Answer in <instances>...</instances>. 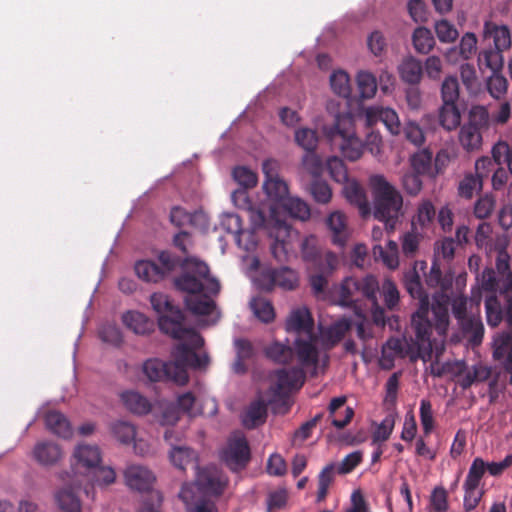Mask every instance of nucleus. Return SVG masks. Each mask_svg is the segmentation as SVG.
Wrapping results in <instances>:
<instances>
[{
    "mask_svg": "<svg viewBox=\"0 0 512 512\" xmlns=\"http://www.w3.org/2000/svg\"><path fill=\"white\" fill-rule=\"evenodd\" d=\"M182 270V274L175 279V285L179 290L187 292L186 308L193 315L210 317L206 324H214L219 313L211 295L218 294L220 290L218 280L210 277L207 264L196 258H185Z\"/></svg>",
    "mask_w": 512,
    "mask_h": 512,
    "instance_id": "f257e3e1",
    "label": "nucleus"
},
{
    "mask_svg": "<svg viewBox=\"0 0 512 512\" xmlns=\"http://www.w3.org/2000/svg\"><path fill=\"white\" fill-rule=\"evenodd\" d=\"M373 196V216L392 232L402 215L403 199L399 191L382 175H372L369 180Z\"/></svg>",
    "mask_w": 512,
    "mask_h": 512,
    "instance_id": "f03ea898",
    "label": "nucleus"
},
{
    "mask_svg": "<svg viewBox=\"0 0 512 512\" xmlns=\"http://www.w3.org/2000/svg\"><path fill=\"white\" fill-rule=\"evenodd\" d=\"M325 137L331 146L337 149L342 160H358L363 155V142L355 136L354 119L348 113H338L332 125L323 127ZM326 160H341L339 156H330Z\"/></svg>",
    "mask_w": 512,
    "mask_h": 512,
    "instance_id": "7ed1b4c3",
    "label": "nucleus"
},
{
    "mask_svg": "<svg viewBox=\"0 0 512 512\" xmlns=\"http://www.w3.org/2000/svg\"><path fill=\"white\" fill-rule=\"evenodd\" d=\"M150 303L153 310L158 314V325L160 330L174 339L187 337L194 347L203 344L202 336L194 329L183 326L184 315L175 307L169 297L163 293H153L150 296Z\"/></svg>",
    "mask_w": 512,
    "mask_h": 512,
    "instance_id": "20e7f679",
    "label": "nucleus"
},
{
    "mask_svg": "<svg viewBox=\"0 0 512 512\" xmlns=\"http://www.w3.org/2000/svg\"><path fill=\"white\" fill-rule=\"evenodd\" d=\"M468 299L463 294L454 295L450 298L446 293L437 292L433 295L431 311L435 319V330L439 336H446L450 326L449 306L456 323L468 318Z\"/></svg>",
    "mask_w": 512,
    "mask_h": 512,
    "instance_id": "39448f33",
    "label": "nucleus"
},
{
    "mask_svg": "<svg viewBox=\"0 0 512 512\" xmlns=\"http://www.w3.org/2000/svg\"><path fill=\"white\" fill-rule=\"evenodd\" d=\"M379 289L378 280L373 275L363 278L346 277L340 285L338 304L353 308L356 315L364 317L358 306L360 297L374 298V294H377Z\"/></svg>",
    "mask_w": 512,
    "mask_h": 512,
    "instance_id": "423d86ee",
    "label": "nucleus"
},
{
    "mask_svg": "<svg viewBox=\"0 0 512 512\" xmlns=\"http://www.w3.org/2000/svg\"><path fill=\"white\" fill-rule=\"evenodd\" d=\"M180 340H186L188 344L179 343L175 346L172 352L174 361L169 362L170 365L168 367H171L174 371L173 381L184 385L189 379L186 368L189 366L193 368H205L209 363V357L206 354L198 355L194 351L196 347L192 345L187 337L181 338ZM203 345L204 343L197 347V349L201 348Z\"/></svg>",
    "mask_w": 512,
    "mask_h": 512,
    "instance_id": "0eeeda50",
    "label": "nucleus"
},
{
    "mask_svg": "<svg viewBox=\"0 0 512 512\" xmlns=\"http://www.w3.org/2000/svg\"><path fill=\"white\" fill-rule=\"evenodd\" d=\"M429 311L430 304H420L411 316V329L414 334V339L411 340L420 351V358L424 362L431 360L433 352L431 342L433 324L428 317Z\"/></svg>",
    "mask_w": 512,
    "mask_h": 512,
    "instance_id": "6e6552de",
    "label": "nucleus"
},
{
    "mask_svg": "<svg viewBox=\"0 0 512 512\" xmlns=\"http://www.w3.org/2000/svg\"><path fill=\"white\" fill-rule=\"evenodd\" d=\"M255 227L263 226L268 236L273 239L271 243V253L278 262H284L289 255L288 238L291 235V228L285 222L280 220L266 222L263 213L257 212L253 216Z\"/></svg>",
    "mask_w": 512,
    "mask_h": 512,
    "instance_id": "1a4fd4ad",
    "label": "nucleus"
},
{
    "mask_svg": "<svg viewBox=\"0 0 512 512\" xmlns=\"http://www.w3.org/2000/svg\"><path fill=\"white\" fill-rule=\"evenodd\" d=\"M301 255L305 262L322 272H333L339 263L337 255L324 250L314 235L307 236L302 241Z\"/></svg>",
    "mask_w": 512,
    "mask_h": 512,
    "instance_id": "9d476101",
    "label": "nucleus"
},
{
    "mask_svg": "<svg viewBox=\"0 0 512 512\" xmlns=\"http://www.w3.org/2000/svg\"><path fill=\"white\" fill-rule=\"evenodd\" d=\"M251 453L248 441L242 432H234L221 451V459L234 472L244 469L250 461Z\"/></svg>",
    "mask_w": 512,
    "mask_h": 512,
    "instance_id": "9b49d317",
    "label": "nucleus"
},
{
    "mask_svg": "<svg viewBox=\"0 0 512 512\" xmlns=\"http://www.w3.org/2000/svg\"><path fill=\"white\" fill-rule=\"evenodd\" d=\"M196 478L193 483H185L183 486H193L198 495L205 498L219 496L223 493L227 479L215 466H208L200 469L196 465Z\"/></svg>",
    "mask_w": 512,
    "mask_h": 512,
    "instance_id": "f8f14e48",
    "label": "nucleus"
},
{
    "mask_svg": "<svg viewBox=\"0 0 512 512\" xmlns=\"http://www.w3.org/2000/svg\"><path fill=\"white\" fill-rule=\"evenodd\" d=\"M484 325L479 314H470L466 319L457 322V331L451 336L453 343L465 342L470 348L478 347L484 338Z\"/></svg>",
    "mask_w": 512,
    "mask_h": 512,
    "instance_id": "ddd939ff",
    "label": "nucleus"
},
{
    "mask_svg": "<svg viewBox=\"0 0 512 512\" xmlns=\"http://www.w3.org/2000/svg\"><path fill=\"white\" fill-rule=\"evenodd\" d=\"M298 281L297 272L289 267L263 270L258 279L259 286L266 291H271L275 287L294 290L298 286Z\"/></svg>",
    "mask_w": 512,
    "mask_h": 512,
    "instance_id": "4468645a",
    "label": "nucleus"
},
{
    "mask_svg": "<svg viewBox=\"0 0 512 512\" xmlns=\"http://www.w3.org/2000/svg\"><path fill=\"white\" fill-rule=\"evenodd\" d=\"M408 357L412 362L420 358V351L414 343L408 342L406 338L391 337L382 347L381 363L384 367L390 368L395 358Z\"/></svg>",
    "mask_w": 512,
    "mask_h": 512,
    "instance_id": "2eb2a0df",
    "label": "nucleus"
},
{
    "mask_svg": "<svg viewBox=\"0 0 512 512\" xmlns=\"http://www.w3.org/2000/svg\"><path fill=\"white\" fill-rule=\"evenodd\" d=\"M318 336L316 334L297 337L294 341V354L297 357L300 368H312L313 373H317V368L321 358L317 348Z\"/></svg>",
    "mask_w": 512,
    "mask_h": 512,
    "instance_id": "dca6fc26",
    "label": "nucleus"
},
{
    "mask_svg": "<svg viewBox=\"0 0 512 512\" xmlns=\"http://www.w3.org/2000/svg\"><path fill=\"white\" fill-rule=\"evenodd\" d=\"M262 163V169L265 175L263 189L268 199L275 205L280 206V204H282L289 196L288 185L274 170L273 165L276 162Z\"/></svg>",
    "mask_w": 512,
    "mask_h": 512,
    "instance_id": "f3484780",
    "label": "nucleus"
},
{
    "mask_svg": "<svg viewBox=\"0 0 512 512\" xmlns=\"http://www.w3.org/2000/svg\"><path fill=\"white\" fill-rule=\"evenodd\" d=\"M220 227L234 236L235 242L240 248L250 251L255 247L254 233L251 230L243 229L239 215L235 213L221 214Z\"/></svg>",
    "mask_w": 512,
    "mask_h": 512,
    "instance_id": "a211bd4d",
    "label": "nucleus"
},
{
    "mask_svg": "<svg viewBox=\"0 0 512 512\" xmlns=\"http://www.w3.org/2000/svg\"><path fill=\"white\" fill-rule=\"evenodd\" d=\"M276 383L272 391L276 397H282L293 389H299L305 380V373L302 368L279 369L275 373Z\"/></svg>",
    "mask_w": 512,
    "mask_h": 512,
    "instance_id": "6ab92c4d",
    "label": "nucleus"
},
{
    "mask_svg": "<svg viewBox=\"0 0 512 512\" xmlns=\"http://www.w3.org/2000/svg\"><path fill=\"white\" fill-rule=\"evenodd\" d=\"M458 367V384L462 389H468L473 384L482 383L488 380L491 376V368L478 361L472 366L466 365L464 361L457 363Z\"/></svg>",
    "mask_w": 512,
    "mask_h": 512,
    "instance_id": "aec40b11",
    "label": "nucleus"
},
{
    "mask_svg": "<svg viewBox=\"0 0 512 512\" xmlns=\"http://www.w3.org/2000/svg\"><path fill=\"white\" fill-rule=\"evenodd\" d=\"M101 452L98 446L80 444L73 453V463L76 471L88 474L98 464H101Z\"/></svg>",
    "mask_w": 512,
    "mask_h": 512,
    "instance_id": "412c9836",
    "label": "nucleus"
},
{
    "mask_svg": "<svg viewBox=\"0 0 512 512\" xmlns=\"http://www.w3.org/2000/svg\"><path fill=\"white\" fill-rule=\"evenodd\" d=\"M286 330L300 336H308L314 333V320L306 307L296 308L291 311L286 319Z\"/></svg>",
    "mask_w": 512,
    "mask_h": 512,
    "instance_id": "4be33fe9",
    "label": "nucleus"
},
{
    "mask_svg": "<svg viewBox=\"0 0 512 512\" xmlns=\"http://www.w3.org/2000/svg\"><path fill=\"white\" fill-rule=\"evenodd\" d=\"M378 121L382 122L392 135H398L400 133V120L397 113L393 109L384 107L367 108V125L372 126Z\"/></svg>",
    "mask_w": 512,
    "mask_h": 512,
    "instance_id": "5701e85b",
    "label": "nucleus"
},
{
    "mask_svg": "<svg viewBox=\"0 0 512 512\" xmlns=\"http://www.w3.org/2000/svg\"><path fill=\"white\" fill-rule=\"evenodd\" d=\"M179 498L185 504L186 512H218L215 502L198 495L193 486H182Z\"/></svg>",
    "mask_w": 512,
    "mask_h": 512,
    "instance_id": "b1692460",
    "label": "nucleus"
},
{
    "mask_svg": "<svg viewBox=\"0 0 512 512\" xmlns=\"http://www.w3.org/2000/svg\"><path fill=\"white\" fill-rule=\"evenodd\" d=\"M126 484L137 491H148L152 488L155 476L147 467L130 465L124 472Z\"/></svg>",
    "mask_w": 512,
    "mask_h": 512,
    "instance_id": "393cba45",
    "label": "nucleus"
},
{
    "mask_svg": "<svg viewBox=\"0 0 512 512\" xmlns=\"http://www.w3.org/2000/svg\"><path fill=\"white\" fill-rule=\"evenodd\" d=\"M420 267L423 270L426 267V262L424 261H416L414 266L405 272L404 274V285L407 292L411 295L412 298L417 299L420 304H430L429 296L424 290L420 275L417 271V268Z\"/></svg>",
    "mask_w": 512,
    "mask_h": 512,
    "instance_id": "a878e982",
    "label": "nucleus"
},
{
    "mask_svg": "<svg viewBox=\"0 0 512 512\" xmlns=\"http://www.w3.org/2000/svg\"><path fill=\"white\" fill-rule=\"evenodd\" d=\"M484 39H492L494 47L502 52L511 47V34L506 25H497L494 22L486 21L483 28Z\"/></svg>",
    "mask_w": 512,
    "mask_h": 512,
    "instance_id": "bb28decb",
    "label": "nucleus"
},
{
    "mask_svg": "<svg viewBox=\"0 0 512 512\" xmlns=\"http://www.w3.org/2000/svg\"><path fill=\"white\" fill-rule=\"evenodd\" d=\"M346 400L345 396L335 397L328 406L331 423L338 429L344 428L354 416V410L345 406Z\"/></svg>",
    "mask_w": 512,
    "mask_h": 512,
    "instance_id": "cd10ccee",
    "label": "nucleus"
},
{
    "mask_svg": "<svg viewBox=\"0 0 512 512\" xmlns=\"http://www.w3.org/2000/svg\"><path fill=\"white\" fill-rule=\"evenodd\" d=\"M267 418V405L261 400L251 402L241 415L242 425L246 429H255L264 424Z\"/></svg>",
    "mask_w": 512,
    "mask_h": 512,
    "instance_id": "c85d7f7f",
    "label": "nucleus"
},
{
    "mask_svg": "<svg viewBox=\"0 0 512 512\" xmlns=\"http://www.w3.org/2000/svg\"><path fill=\"white\" fill-rule=\"evenodd\" d=\"M411 169L402 177V183L410 195H417L422 189L421 174L431 168L432 162H411Z\"/></svg>",
    "mask_w": 512,
    "mask_h": 512,
    "instance_id": "c756f323",
    "label": "nucleus"
},
{
    "mask_svg": "<svg viewBox=\"0 0 512 512\" xmlns=\"http://www.w3.org/2000/svg\"><path fill=\"white\" fill-rule=\"evenodd\" d=\"M34 459L41 465L50 466L57 463L62 457L61 448L54 442H38L33 449Z\"/></svg>",
    "mask_w": 512,
    "mask_h": 512,
    "instance_id": "7c9ffc66",
    "label": "nucleus"
},
{
    "mask_svg": "<svg viewBox=\"0 0 512 512\" xmlns=\"http://www.w3.org/2000/svg\"><path fill=\"white\" fill-rule=\"evenodd\" d=\"M169 362H163L159 359H148L142 365L143 374L151 382H158L164 379H172L174 371L168 367Z\"/></svg>",
    "mask_w": 512,
    "mask_h": 512,
    "instance_id": "2f4dec72",
    "label": "nucleus"
},
{
    "mask_svg": "<svg viewBox=\"0 0 512 512\" xmlns=\"http://www.w3.org/2000/svg\"><path fill=\"white\" fill-rule=\"evenodd\" d=\"M343 193L349 203L358 207L362 216H366L370 213L366 193L356 181L353 180L344 184Z\"/></svg>",
    "mask_w": 512,
    "mask_h": 512,
    "instance_id": "473e14b6",
    "label": "nucleus"
},
{
    "mask_svg": "<svg viewBox=\"0 0 512 512\" xmlns=\"http://www.w3.org/2000/svg\"><path fill=\"white\" fill-rule=\"evenodd\" d=\"M46 427L54 434L62 438H70L73 430L68 419L59 411L51 410L45 415Z\"/></svg>",
    "mask_w": 512,
    "mask_h": 512,
    "instance_id": "72a5a7b5",
    "label": "nucleus"
},
{
    "mask_svg": "<svg viewBox=\"0 0 512 512\" xmlns=\"http://www.w3.org/2000/svg\"><path fill=\"white\" fill-rule=\"evenodd\" d=\"M478 66L481 71L488 69L491 73L501 72L504 66L503 52L492 47L481 50L478 55Z\"/></svg>",
    "mask_w": 512,
    "mask_h": 512,
    "instance_id": "f704fd0d",
    "label": "nucleus"
},
{
    "mask_svg": "<svg viewBox=\"0 0 512 512\" xmlns=\"http://www.w3.org/2000/svg\"><path fill=\"white\" fill-rule=\"evenodd\" d=\"M372 253L376 261H382L389 269H396L399 265L398 245L393 240H389L386 247L375 244Z\"/></svg>",
    "mask_w": 512,
    "mask_h": 512,
    "instance_id": "c9c22d12",
    "label": "nucleus"
},
{
    "mask_svg": "<svg viewBox=\"0 0 512 512\" xmlns=\"http://www.w3.org/2000/svg\"><path fill=\"white\" fill-rule=\"evenodd\" d=\"M124 325L135 334L145 335L153 330L154 324L144 314L137 311H128L123 314Z\"/></svg>",
    "mask_w": 512,
    "mask_h": 512,
    "instance_id": "e433bc0d",
    "label": "nucleus"
},
{
    "mask_svg": "<svg viewBox=\"0 0 512 512\" xmlns=\"http://www.w3.org/2000/svg\"><path fill=\"white\" fill-rule=\"evenodd\" d=\"M124 406L132 413L145 415L151 411L149 400L136 391H125L121 394Z\"/></svg>",
    "mask_w": 512,
    "mask_h": 512,
    "instance_id": "4c0bfd02",
    "label": "nucleus"
},
{
    "mask_svg": "<svg viewBox=\"0 0 512 512\" xmlns=\"http://www.w3.org/2000/svg\"><path fill=\"white\" fill-rule=\"evenodd\" d=\"M326 223L333 233V243L341 247L344 246L348 237L345 215L339 211L332 212Z\"/></svg>",
    "mask_w": 512,
    "mask_h": 512,
    "instance_id": "58836bf2",
    "label": "nucleus"
},
{
    "mask_svg": "<svg viewBox=\"0 0 512 512\" xmlns=\"http://www.w3.org/2000/svg\"><path fill=\"white\" fill-rule=\"evenodd\" d=\"M401 79L411 85H417L423 75L422 63L414 57H408L399 66Z\"/></svg>",
    "mask_w": 512,
    "mask_h": 512,
    "instance_id": "ea45409f",
    "label": "nucleus"
},
{
    "mask_svg": "<svg viewBox=\"0 0 512 512\" xmlns=\"http://www.w3.org/2000/svg\"><path fill=\"white\" fill-rule=\"evenodd\" d=\"M493 358L502 361L512 355V331H501L493 337Z\"/></svg>",
    "mask_w": 512,
    "mask_h": 512,
    "instance_id": "a19ab883",
    "label": "nucleus"
},
{
    "mask_svg": "<svg viewBox=\"0 0 512 512\" xmlns=\"http://www.w3.org/2000/svg\"><path fill=\"white\" fill-rule=\"evenodd\" d=\"M351 323L347 319H341L325 328L321 332L324 344L331 348L342 340L346 332L350 329Z\"/></svg>",
    "mask_w": 512,
    "mask_h": 512,
    "instance_id": "79ce46f5",
    "label": "nucleus"
},
{
    "mask_svg": "<svg viewBox=\"0 0 512 512\" xmlns=\"http://www.w3.org/2000/svg\"><path fill=\"white\" fill-rule=\"evenodd\" d=\"M55 501L63 512H81V501L72 487H64L55 494Z\"/></svg>",
    "mask_w": 512,
    "mask_h": 512,
    "instance_id": "37998d69",
    "label": "nucleus"
},
{
    "mask_svg": "<svg viewBox=\"0 0 512 512\" xmlns=\"http://www.w3.org/2000/svg\"><path fill=\"white\" fill-rule=\"evenodd\" d=\"M172 464L180 469L185 470L190 464H194L197 460L196 452L186 446H174L169 453Z\"/></svg>",
    "mask_w": 512,
    "mask_h": 512,
    "instance_id": "c03bdc74",
    "label": "nucleus"
},
{
    "mask_svg": "<svg viewBox=\"0 0 512 512\" xmlns=\"http://www.w3.org/2000/svg\"><path fill=\"white\" fill-rule=\"evenodd\" d=\"M459 141L466 151H475L481 147V130L471 125H463L459 133Z\"/></svg>",
    "mask_w": 512,
    "mask_h": 512,
    "instance_id": "a18cd8bd",
    "label": "nucleus"
},
{
    "mask_svg": "<svg viewBox=\"0 0 512 512\" xmlns=\"http://www.w3.org/2000/svg\"><path fill=\"white\" fill-rule=\"evenodd\" d=\"M461 115L456 103H443L439 111V121L443 128L450 131L460 124Z\"/></svg>",
    "mask_w": 512,
    "mask_h": 512,
    "instance_id": "49530a36",
    "label": "nucleus"
},
{
    "mask_svg": "<svg viewBox=\"0 0 512 512\" xmlns=\"http://www.w3.org/2000/svg\"><path fill=\"white\" fill-rule=\"evenodd\" d=\"M137 276L146 282L157 283L163 280V272L158 269V264L151 260H140L135 264Z\"/></svg>",
    "mask_w": 512,
    "mask_h": 512,
    "instance_id": "de8ad7c7",
    "label": "nucleus"
},
{
    "mask_svg": "<svg viewBox=\"0 0 512 512\" xmlns=\"http://www.w3.org/2000/svg\"><path fill=\"white\" fill-rule=\"evenodd\" d=\"M294 137L297 145L308 154L315 152L319 142V135L316 130L302 127L295 131Z\"/></svg>",
    "mask_w": 512,
    "mask_h": 512,
    "instance_id": "09e8293b",
    "label": "nucleus"
},
{
    "mask_svg": "<svg viewBox=\"0 0 512 512\" xmlns=\"http://www.w3.org/2000/svg\"><path fill=\"white\" fill-rule=\"evenodd\" d=\"M412 43L418 53L428 54L435 45V39L428 28L418 27L413 32Z\"/></svg>",
    "mask_w": 512,
    "mask_h": 512,
    "instance_id": "8fccbe9b",
    "label": "nucleus"
},
{
    "mask_svg": "<svg viewBox=\"0 0 512 512\" xmlns=\"http://www.w3.org/2000/svg\"><path fill=\"white\" fill-rule=\"evenodd\" d=\"M507 247L508 240L506 237H496V248L493 249V252L497 253L495 266L498 275L512 272L510 269V255L507 252Z\"/></svg>",
    "mask_w": 512,
    "mask_h": 512,
    "instance_id": "3c124183",
    "label": "nucleus"
},
{
    "mask_svg": "<svg viewBox=\"0 0 512 512\" xmlns=\"http://www.w3.org/2000/svg\"><path fill=\"white\" fill-rule=\"evenodd\" d=\"M279 207H282L287 211L291 217L302 221L307 220L310 217V208L308 204L297 197L288 196V198H286Z\"/></svg>",
    "mask_w": 512,
    "mask_h": 512,
    "instance_id": "603ef678",
    "label": "nucleus"
},
{
    "mask_svg": "<svg viewBox=\"0 0 512 512\" xmlns=\"http://www.w3.org/2000/svg\"><path fill=\"white\" fill-rule=\"evenodd\" d=\"M492 227L487 222L478 225L475 232V243L479 249H483L487 254H491L496 248V239L491 238Z\"/></svg>",
    "mask_w": 512,
    "mask_h": 512,
    "instance_id": "864d4df0",
    "label": "nucleus"
},
{
    "mask_svg": "<svg viewBox=\"0 0 512 512\" xmlns=\"http://www.w3.org/2000/svg\"><path fill=\"white\" fill-rule=\"evenodd\" d=\"M486 321L490 327H497L503 320L502 305L496 295H490L485 299Z\"/></svg>",
    "mask_w": 512,
    "mask_h": 512,
    "instance_id": "5fc2aeb1",
    "label": "nucleus"
},
{
    "mask_svg": "<svg viewBox=\"0 0 512 512\" xmlns=\"http://www.w3.org/2000/svg\"><path fill=\"white\" fill-rule=\"evenodd\" d=\"M266 356L279 364H287L291 362L294 356L293 349L279 342H274L265 350Z\"/></svg>",
    "mask_w": 512,
    "mask_h": 512,
    "instance_id": "6e6d98bb",
    "label": "nucleus"
},
{
    "mask_svg": "<svg viewBox=\"0 0 512 512\" xmlns=\"http://www.w3.org/2000/svg\"><path fill=\"white\" fill-rule=\"evenodd\" d=\"M250 307L254 315L264 323L271 322L275 317L272 304L262 297L253 298Z\"/></svg>",
    "mask_w": 512,
    "mask_h": 512,
    "instance_id": "4d7b16f0",
    "label": "nucleus"
},
{
    "mask_svg": "<svg viewBox=\"0 0 512 512\" xmlns=\"http://www.w3.org/2000/svg\"><path fill=\"white\" fill-rule=\"evenodd\" d=\"M111 432L114 437L123 444L131 443L136 436L135 426L127 421H117L113 423Z\"/></svg>",
    "mask_w": 512,
    "mask_h": 512,
    "instance_id": "13d9d810",
    "label": "nucleus"
},
{
    "mask_svg": "<svg viewBox=\"0 0 512 512\" xmlns=\"http://www.w3.org/2000/svg\"><path fill=\"white\" fill-rule=\"evenodd\" d=\"M357 85L360 97L363 99L372 98L377 91V82L375 77L369 72H359L357 75Z\"/></svg>",
    "mask_w": 512,
    "mask_h": 512,
    "instance_id": "bf43d9fd",
    "label": "nucleus"
},
{
    "mask_svg": "<svg viewBox=\"0 0 512 512\" xmlns=\"http://www.w3.org/2000/svg\"><path fill=\"white\" fill-rule=\"evenodd\" d=\"M87 476H90V482L93 486L109 485L116 478L115 471L111 467H103L100 464L93 468Z\"/></svg>",
    "mask_w": 512,
    "mask_h": 512,
    "instance_id": "052dcab7",
    "label": "nucleus"
},
{
    "mask_svg": "<svg viewBox=\"0 0 512 512\" xmlns=\"http://www.w3.org/2000/svg\"><path fill=\"white\" fill-rule=\"evenodd\" d=\"M486 471V463L482 458H475L469 468L464 484L469 489H477Z\"/></svg>",
    "mask_w": 512,
    "mask_h": 512,
    "instance_id": "680f3d73",
    "label": "nucleus"
},
{
    "mask_svg": "<svg viewBox=\"0 0 512 512\" xmlns=\"http://www.w3.org/2000/svg\"><path fill=\"white\" fill-rule=\"evenodd\" d=\"M335 465L333 463L326 465L318 476L317 502H322L328 493L330 484L333 481Z\"/></svg>",
    "mask_w": 512,
    "mask_h": 512,
    "instance_id": "e2e57ef3",
    "label": "nucleus"
},
{
    "mask_svg": "<svg viewBox=\"0 0 512 512\" xmlns=\"http://www.w3.org/2000/svg\"><path fill=\"white\" fill-rule=\"evenodd\" d=\"M350 79L346 72L337 71L330 76V85L332 90L339 96L348 98L351 93Z\"/></svg>",
    "mask_w": 512,
    "mask_h": 512,
    "instance_id": "0e129e2a",
    "label": "nucleus"
},
{
    "mask_svg": "<svg viewBox=\"0 0 512 512\" xmlns=\"http://www.w3.org/2000/svg\"><path fill=\"white\" fill-rule=\"evenodd\" d=\"M426 283L429 287L435 288L440 287L441 292L445 293L446 290H448L452 284V278L449 277H442V272L440 267L433 263L428 275L426 276Z\"/></svg>",
    "mask_w": 512,
    "mask_h": 512,
    "instance_id": "69168bd1",
    "label": "nucleus"
},
{
    "mask_svg": "<svg viewBox=\"0 0 512 512\" xmlns=\"http://www.w3.org/2000/svg\"><path fill=\"white\" fill-rule=\"evenodd\" d=\"M396 414L394 412L388 413L381 423L377 426L373 433V442H384L389 439L394 426H395Z\"/></svg>",
    "mask_w": 512,
    "mask_h": 512,
    "instance_id": "338daca9",
    "label": "nucleus"
},
{
    "mask_svg": "<svg viewBox=\"0 0 512 512\" xmlns=\"http://www.w3.org/2000/svg\"><path fill=\"white\" fill-rule=\"evenodd\" d=\"M430 510L433 512H447L449 509L448 494L442 486L435 487L429 497Z\"/></svg>",
    "mask_w": 512,
    "mask_h": 512,
    "instance_id": "774afa93",
    "label": "nucleus"
}]
</instances>
